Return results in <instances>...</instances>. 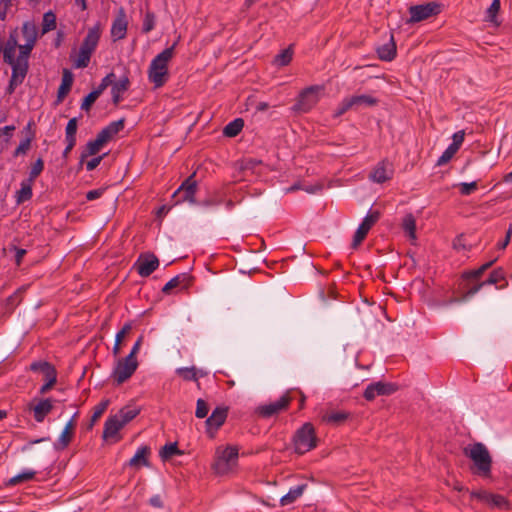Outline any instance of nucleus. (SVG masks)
<instances>
[{
  "instance_id": "nucleus-49",
  "label": "nucleus",
  "mask_w": 512,
  "mask_h": 512,
  "mask_svg": "<svg viewBox=\"0 0 512 512\" xmlns=\"http://www.w3.org/2000/svg\"><path fill=\"white\" fill-rule=\"evenodd\" d=\"M43 169H44V161L40 157L33 163L32 167L30 169V172H29V177L27 180L34 182V180L42 173Z\"/></svg>"
},
{
  "instance_id": "nucleus-22",
  "label": "nucleus",
  "mask_w": 512,
  "mask_h": 512,
  "mask_svg": "<svg viewBox=\"0 0 512 512\" xmlns=\"http://www.w3.org/2000/svg\"><path fill=\"white\" fill-rule=\"evenodd\" d=\"M175 372L177 375L182 377L184 381L197 382L198 386L200 385L198 382L199 377H205L207 375L205 371L198 370L195 366L178 368Z\"/></svg>"
},
{
  "instance_id": "nucleus-12",
  "label": "nucleus",
  "mask_w": 512,
  "mask_h": 512,
  "mask_svg": "<svg viewBox=\"0 0 512 512\" xmlns=\"http://www.w3.org/2000/svg\"><path fill=\"white\" fill-rule=\"evenodd\" d=\"M290 401L291 398L289 396L283 395L275 402L259 406L256 412L262 418H270L286 410L289 407Z\"/></svg>"
},
{
  "instance_id": "nucleus-50",
  "label": "nucleus",
  "mask_w": 512,
  "mask_h": 512,
  "mask_svg": "<svg viewBox=\"0 0 512 512\" xmlns=\"http://www.w3.org/2000/svg\"><path fill=\"white\" fill-rule=\"evenodd\" d=\"M52 376H44L45 383L41 386L39 393L44 395L50 391V389L56 384L57 382V371L54 370L51 372Z\"/></svg>"
},
{
  "instance_id": "nucleus-5",
  "label": "nucleus",
  "mask_w": 512,
  "mask_h": 512,
  "mask_svg": "<svg viewBox=\"0 0 512 512\" xmlns=\"http://www.w3.org/2000/svg\"><path fill=\"white\" fill-rule=\"evenodd\" d=\"M322 89L321 86L313 85L302 90L292 107L293 111L298 113L309 112L318 103L319 92Z\"/></svg>"
},
{
  "instance_id": "nucleus-18",
  "label": "nucleus",
  "mask_w": 512,
  "mask_h": 512,
  "mask_svg": "<svg viewBox=\"0 0 512 512\" xmlns=\"http://www.w3.org/2000/svg\"><path fill=\"white\" fill-rule=\"evenodd\" d=\"M74 81V75L69 69H63L62 81L57 91L56 104H60L70 92Z\"/></svg>"
},
{
  "instance_id": "nucleus-59",
  "label": "nucleus",
  "mask_w": 512,
  "mask_h": 512,
  "mask_svg": "<svg viewBox=\"0 0 512 512\" xmlns=\"http://www.w3.org/2000/svg\"><path fill=\"white\" fill-rule=\"evenodd\" d=\"M470 495L471 498L477 499L487 504L489 503V499L491 497V493L486 490L472 491Z\"/></svg>"
},
{
  "instance_id": "nucleus-30",
  "label": "nucleus",
  "mask_w": 512,
  "mask_h": 512,
  "mask_svg": "<svg viewBox=\"0 0 512 512\" xmlns=\"http://www.w3.org/2000/svg\"><path fill=\"white\" fill-rule=\"evenodd\" d=\"M109 399L102 400L98 405L94 407L93 414L91 416L90 422L88 423L86 429L92 430L95 423L98 421V419L103 415V413L106 411V409L109 406Z\"/></svg>"
},
{
  "instance_id": "nucleus-3",
  "label": "nucleus",
  "mask_w": 512,
  "mask_h": 512,
  "mask_svg": "<svg viewBox=\"0 0 512 512\" xmlns=\"http://www.w3.org/2000/svg\"><path fill=\"white\" fill-rule=\"evenodd\" d=\"M318 438L312 423L306 422L296 430L293 436L294 450L297 454L303 455L316 448Z\"/></svg>"
},
{
  "instance_id": "nucleus-24",
  "label": "nucleus",
  "mask_w": 512,
  "mask_h": 512,
  "mask_svg": "<svg viewBox=\"0 0 512 512\" xmlns=\"http://www.w3.org/2000/svg\"><path fill=\"white\" fill-rule=\"evenodd\" d=\"M307 486L308 485L306 483H303V484H300V485L290 488L289 491L281 497L280 505L287 506V505L294 503L299 497H301L303 495Z\"/></svg>"
},
{
  "instance_id": "nucleus-54",
  "label": "nucleus",
  "mask_w": 512,
  "mask_h": 512,
  "mask_svg": "<svg viewBox=\"0 0 512 512\" xmlns=\"http://www.w3.org/2000/svg\"><path fill=\"white\" fill-rule=\"evenodd\" d=\"M483 274H484V272L479 267V268H477L475 270H470V271L463 272L462 280L463 281H478Z\"/></svg>"
},
{
  "instance_id": "nucleus-15",
  "label": "nucleus",
  "mask_w": 512,
  "mask_h": 512,
  "mask_svg": "<svg viewBox=\"0 0 512 512\" xmlns=\"http://www.w3.org/2000/svg\"><path fill=\"white\" fill-rule=\"evenodd\" d=\"M393 169L392 165L383 160L377 164L370 174V179L376 183H384L392 178Z\"/></svg>"
},
{
  "instance_id": "nucleus-58",
  "label": "nucleus",
  "mask_w": 512,
  "mask_h": 512,
  "mask_svg": "<svg viewBox=\"0 0 512 512\" xmlns=\"http://www.w3.org/2000/svg\"><path fill=\"white\" fill-rule=\"evenodd\" d=\"M24 80L20 79L16 76L15 73H12L9 84L6 88V94L11 95L14 93L16 87L23 83Z\"/></svg>"
},
{
  "instance_id": "nucleus-14",
  "label": "nucleus",
  "mask_w": 512,
  "mask_h": 512,
  "mask_svg": "<svg viewBox=\"0 0 512 512\" xmlns=\"http://www.w3.org/2000/svg\"><path fill=\"white\" fill-rule=\"evenodd\" d=\"M128 21L125 10L120 8L111 26V37L113 41L121 40L126 37Z\"/></svg>"
},
{
  "instance_id": "nucleus-1",
  "label": "nucleus",
  "mask_w": 512,
  "mask_h": 512,
  "mask_svg": "<svg viewBox=\"0 0 512 512\" xmlns=\"http://www.w3.org/2000/svg\"><path fill=\"white\" fill-rule=\"evenodd\" d=\"M177 42L172 46L164 49L150 63L148 69V78L155 88L162 87L168 80V63L174 56V50Z\"/></svg>"
},
{
  "instance_id": "nucleus-43",
  "label": "nucleus",
  "mask_w": 512,
  "mask_h": 512,
  "mask_svg": "<svg viewBox=\"0 0 512 512\" xmlns=\"http://www.w3.org/2000/svg\"><path fill=\"white\" fill-rule=\"evenodd\" d=\"M56 28V15L52 11H48L43 15L42 34H45Z\"/></svg>"
},
{
  "instance_id": "nucleus-16",
  "label": "nucleus",
  "mask_w": 512,
  "mask_h": 512,
  "mask_svg": "<svg viewBox=\"0 0 512 512\" xmlns=\"http://www.w3.org/2000/svg\"><path fill=\"white\" fill-rule=\"evenodd\" d=\"M125 426L124 423H122V420L119 418V416L112 415L109 416L104 424V430H103V439L107 440L110 438H116V441L120 439V437H117L118 432Z\"/></svg>"
},
{
  "instance_id": "nucleus-32",
  "label": "nucleus",
  "mask_w": 512,
  "mask_h": 512,
  "mask_svg": "<svg viewBox=\"0 0 512 512\" xmlns=\"http://www.w3.org/2000/svg\"><path fill=\"white\" fill-rule=\"evenodd\" d=\"M463 282L464 283H463L462 288H463L464 292H463L462 297L458 301H465V300L471 298L476 293H478L482 287H484L482 282H476L473 284L470 283L471 281H463Z\"/></svg>"
},
{
  "instance_id": "nucleus-47",
  "label": "nucleus",
  "mask_w": 512,
  "mask_h": 512,
  "mask_svg": "<svg viewBox=\"0 0 512 512\" xmlns=\"http://www.w3.org/2000/svg\"><path fill=\"white\" fill-rule=\"evenodd\" d=\"M35 134L34 133H31L30 135H28L25 139H23L20 144L18 145V147L15 149L14 153H13V156L14 157H18L20 155H24L27 153V151L30 149V146H31V142L34 138Z\"/></svg>"
},
{
  "instance_id": "nucleus-56",
  "label": "nucleus",
  "mask_w": 512,
  "mask_h": 512,
  "mask_svg": "<svg viewBox=\"0 0 512 512\" xmlns=\"http://www.w3.org/2000/svg\"><path fill=\"white\" fill-rule=\"evenodd\" d=\"M34 46H35V44L27 43V42L24 45H19L20 53H19V56L17 59L23 60V61H28V57H29L31 51L33 50Z\"/></svg>"
},
{
  "instance_id": "nucleus-51",
  "label": "nucleus",
  "mask_w": 512,
  "mask_h": 512,
  "mask_svg": "<svg viewBox=\"0 0 512 512\" xmlns=\"http://www.w3.org/2000/svg\"><path fill=\"white\" fill-rule=\"evenodd\" d=\"M458 149L454 146L449 145L446 150L442 153V155L437 160V165L442 166L448 163L453 156L457 153Z\"/></svg>"
},
{
  "instance_id": "nucleus-11",
  "label": "nucleus",
  "mask_w": 512,
  "mask_h": 512,
  "mask_svg": "<svg viewBox=\"0 0 512 512\" xmlns=\"http://www.w3.org/2000/svg\"><path fill=\"white\" fill-rule=\"evenodd\" d=\"M228 416V407L218 406L212 414L206 419V432L210 438H213L215 432L225 423Z\"/></svg>"
},
{
  "instance_id": "nucleus-9",
  "label": "nucleus",
  "mask_w": 512,
  "mask_h": 512,
  "mask_svg": "<svg viewBox=\"0 0 512 512\" xmlns=\"http://www.w3.org/2000/svg\"><path fill=\"white\" fill-rule=\"evenodd\" d=\"M138 367L137 360H127V357L120 359L113 370L112 377L117 385L127 381Z\"/></svg>"
},
{
  "instance_id": "nucleus-55",
  "label": "nucleus",
  "mask_w": 512,
  "mask_h": 512,
  "mask_svg": "<svg viewBox=\"0 0 512 512\" xmlns=\"http://www.w3.org/2000/svg\"><path fill=\"white\" fill-rule=\"evenodd\" d=\"M488 505H490L491 507L501 508L504 506H508V501L502 495L491 493Z\"/></svg>"
},
{
  "instance_id": "nucleus-52",
  "label": "nucleus",
  "mask_w": 512,
  "mask_h": 512,
  "mask_svg": "<svg viewBox=\"0 0 512 512\" xmlns=\"http://www.w3.org/2000/svg\"><path fill=\"white\" fill-rule=\"evenodd\" d=\"M155 27V14L153 12H146L144 19H143V25H142V32L148 33L151 30H153Z\"/></svg>"
},
{
  "instance_id": "nucleus-37",
  "label": "nucleus",
  "mask_w": 512,
  "mask_h": 512,
  "mask_svg": "<svg viewBox=\"0 0 512 512\" xmlns=\"http://www.w3.org/2000/svg\"><path fill=\"white\" fill-rule=\"evenodd\" d=\"M30 370L33 372H41L44 376H52L51 372L56 370L55 367L47 361H35L31 363Z\"/></svg>"
},
{
  "instance_id": "nucleus-2",
  "label": "nucleus",
  "mask_w": 512,
  "mask_h": 512,
  "mask_svg": "<svg viewBox=\"0 0 512 512\" xmlns=\"http://www.w3.org/2000/svg\"><path fill=\"white\" fill-rule=\"evenodd\" d=\"M464 454L473 461L476 467V471H474L475 474L483 477L490 476L492 458L487 447L483 443L477 442L469 445L464 448Z\"/></svg>"
},
{
  "instance_id": "nucleus-26",
  "label": "nucleus",
  "mask_w": 512,
  "mask_h": 512,
  "mask_svg": "<svg viewBox=\"0 0 512 512\" xmlns=\"http://www.w3.org/2000/svg\"><path fill=\"white\" fill-rule=\"evenodd\" d=\"M32 184L33 182L27 179L21 182V188L16 192L15 196L17 204L24 203L32 198Z\"/></svg>"
},
{
  "instance_id": "nucleus-57",
  "label": "nucleus",
  "mask_w": 512,
  "mask_h": 512,
  "mask_svg": "<svg viewBox=\"0 0 512 512\" xmlns=\"http://www.w3.org/2000/svg\"><path fill=\"white\" fill-rule=\"evenodd\" d=\"M98 99L97 94L93 93L92 91L85 96L81 103V109L88 112L92 105L95 103V101Z\"/></svg>"
},
{
  "instance_id": "nucleus-33",
  "label": "nucleus",
  "mask_w": 512,
  "mask_h": 512,
  "mask_svg": "<svg viewBox=\"0 0 512 512\" xmlns=\"http://www.w3.org/2000/svg\"><path fill=\"white\" fill-rule=\"evenodd\" d=\"M183 451L178 448L176 442L165 444L160 450V457L163 461L171 459L174 455H182Z\"/></svg>"
},
{
  "instance_id": "nucleus-19",
  "label": "nucleus",
  "mask_w": 512,
  "mask_h": 512,
  "mask_svg": "<svg viewBox=\"0 0 512 512\" xmlns=\"http://www.w3.org/2000/svg\"><path fill=\"white\" fill-rule=\"evenodd\" d=\"M100 35L101 25L100 23H97L93 27L89 28L87 35L85 36L80 47L93 53L98 45Z\"/></svg>"
},
{
  "instance_id": "nucleus-8",
  "label": "nucleus",
  "mask_w": 512,
  "mask_h": 512,
  "mask_svg": "<svg viewBox=\"0 0 512 512\" xmlns=\"http://www.w3.org/2000/svg\"><path fill=\"white\" fill-rule=\"evenodd\" d=\"M380 219V212L375 210L369 212L366 217L363 219L359 227L357 228L353 241H352V248L356 249L362 241L366 238L368 232L373 227V225Z\"/></svg>"
},
{
  "instance_id": "nucleus-31",
  "label": "nucleus",
  "mask_w": 512,
  "mask_h": 512,
  "mask_svg": "<svg viewBox=\"0 0 512 512\" xmlns=\"http://www.w3.org/2000/svg\"><path fill=\"white\" fill-rule=\"evenodd\" d=\"M244 127V120L242 118H236L229 122L223 129V134L227 137L237 136Z\"/></svg>"
},
{
  "instance_id": "nucleus-44",
  "label": "nucleus",
  "mask_w": 512,
  "mask_h": 512,
  "mask_svg": "<svg viewBox=\"0 0 512 512\" xmlns=\"http://www.w3.org/2000/svg\"><path fill=\"white\" fill-rule=\"evenodd\" d=\"M11 66H12V73H15L17 77L24 80L28 73V68H29L28 61H23V60L17 59L14 64H11Z\"/></svg>"
},
{
  "instance_id": "nucleus-23",
  "label": "nucleus",
  "mask_w": 512,
  "mask_h": 512,
  "mask_svg": "<svg viewBox=\"0 0 512 512\" xmlns=\"http://www.w3.org/2000/svg\"><path fill=\"white\" fill-rule=\"evenodd\" d=\"M377 55L382 61H392L396 57V44L391 35L390 41L377 48Z\"/></svg>"
},
{
  "instance_id": "nucleus-45",
  "label": "nucleus",
  "mask_w": 512,
  "mask_h": 512,
  "mask_svg": "<svg viewBox=\"0 0 512 512\" xmlns=\"http://www.w3.org/2000/svg\"><path fill=\"white\" fill-rule=\"evenodd\" d=\"M35 474H36L35 471H24L16 476L10 478L7 485L15 486L20 483L30 481L35 477Z\"/></svg>"
},
{
  "instance_id": "nucleus-34",
  "label": "nucleus",
  "mask_w": 512,
  "mask_h": 512,
  "mask_svg": "<svg viewBox=\"0 0 512 512\" xmlns=\"http://www.w3.org/2000/svg\"><path fill=\"white\" fill-rule=\"evenodd\" d=\"M22 34L27 43L35 44L37 41V27L32 22H25L22 26Z\"/></svg>"
},
{
  "instance_id": "nucleus-36",
  "label": "nucleus",
  "mask_w": 512,
  "mask_h": 512,
  "mask_svg": "<svg viewBox=\"0 0 512 512\" xmlns=\"http://www.w3.org/2000/svg\"><path fill=\"white\" fill-rule=\"evenodd\" d=\"M74 433L66 428L63 429L58 440L54 443V448L57 451H62L68 447L72 441Z\"/></svg>"
},
{
  "instance_id": "nucleus-20",
  "label": "nucleus",
  "mask_w": 512,
  "mask_h": 512,
  "mask_svg": "<svg viewBox=\"0 0 512 512\" xmlns=\"http://www.w3.org/2000/svg\"><path fill=\"white\" fill-rule=\"evenodd\" d=\"M130 87V79L127 74L123 75L118 81H116L111 87L112 102L115 106H118L122 101V94L126 92Z\"/></svg>"
},
{
  "instance_id": "nucleus-63",
  "label": "nucleus",
  "mask_w": 512,
  "mask_h": 512,
  "mask_svg": "<svg viewBox=\"0 0 512 512\" xmlns=\"http://www.w3.org/2000/svg\"><path fill=\"white\" fill-rule=\"evenodd\" d=\"M3 59L4 62L11 65L16 62L17 59H15V49H11L10 47H5L3 50Z\"/></svg>"
},
{
  "instance_id": "nucleus-53",
  "label": "nucleus",
  "mask_w": 512,
  "mask_h": 512,
  "mask_svg": "<svg viewBox=\"0 0 512 512\" xmlns=\"http://www.w3.org/2000/svg\"><path fill=\"white\" fill-rule=\"evenodd\" d=\"M209 412V405L208 403L203 399H198L196 403V411L195 416L197 418H205L208 415Z\"/></svg>"
},
{
  "instance_id": "nucleus-7",
  "label": "nucleus",
  "mask_w": 512,
  "mask_h": 512,
  "mask_svg": "<svg viewBox=\"0 0 512 512\" xmlns=\"http://www.w3.org/2000/svg\"><path fill=\"white\" fill-rule=\"evenodd\" d=\"M441 12V6L437 2H428L409 7V22L416 23L436 16Z\"/></svg>"
},
{
  "instance_id": "nucleus-60",
  "label": "nucleus",
  "mask_w": 512,
  "mask_h": 512,
  "mask_svg": "<svg viewBox=\"0 0 512 512\" xmlns=\"http://www.w3.org/2000/svg\"><path fill=\"white\" fill-rule=\"evenodd\" d=\"M78 122V119L76 117L74 118H71L68 123H67V126H66V129H65V136H76V132H77V124Z\"/></svg>"
},
{
  "instance_id": "nucleus-39",
  "label": "nucleus",
  "mask_w": 512,
  "mask_h": 512,
  "mask_svg": "<svg viewBox=\"0 0 512 512\" xmlns=\"http://www.w3.org/2000/svg\"><path fill=\"white\" fill-rule=\"evenodd\" d=\"M349 417V413L344 411H336L331 412L329 414H326L323 419L327 423L334 424V425H340L344 423Z\"/></svg>"
},
{
  "instance_id": "nucleus-62",
  "label": "nucleus",
  "mask_w": 512,
  "mask_h": 512,
  "mask_svg": "<svg viewBox=\"0 0 512 512\" xmlns=\"http://www.w3.org/2000/svg\"><path fill=\"white\" fill-rule=\"evenodd\" d=\"M15 129L16 127L14 125H8L0 128V138L4 137V141L8 143L11 137L13 136V132L15 131Z\"/></svg>"
},
{
  "instance_id": "nucleus-41",
  "label": "nucleus",
  "mask_w": 512,
  "mask_h": 512,
  "mask_svg": "<svg viewBox=\"0 0 512 512\" xmlns=\"http://www.w3.org/2000/svg\"><path fill=\"white\" fill-rule=\"evenodd\" d=\"M402 226L411 239H416V220L412 214L404 217Z\"/></svg>"
},
{
  "instance_id": "nucleus-25",
  "label": "nucleus",
  "mask_w": 512,
  "mask_h": 512,
  "mask_svg": "<svg viewBox=\"0 0 512 512\" xmlns=\"http://www.w3.org/2000/svg\"><path fill=\"white\" fill-rule=\"evenodd\" d=\"M150 454V448L148 446L140 447L135 455L130 459L129 466L140 467L149 466L148 456Z\"/></svg>"
},
{
  "instance_id": "nucleus-6",
  "label": "nucleus",
  "mask_w": 512,
  "mask_h": 512,
  "mask_svg": "<svg viewBox=\"0 0 512 512\" xmlns=\"http://www.w3.org/2000/svg\"><path fill=\"white\" fill-rule=\"evenodd\" d=\"M196 173H192L188 176L178 187V189L172 194V200L174 205L189 202L192 204L196 203L195 195L198 189L197 181L195 180Z\"/></svg>"
},
{
  "instance_id": "nucleus-13",
  "label": "nucleus",
  "mask_w": 512,
  "mask_h": 512,
  "mask_svg": "<svg viewBox=\"0 0 512 512\" xmlns=\"http://www.w3.org/2000/svg\"><path fill=\"white\" fill-rule=\"evenodd\" d=\"M159 266V259L153 253L141 254L135 263L136 270L141 277L150 276Z\"/></svg>"
},
{
  "instance_id": "nucleus-28",
  "label": "nucleus",
  "mask_w": 512,
  "mask_h": 512,
  "mask_svg": "<svg viewBox=\"0 0 512 512\" xmlns=\"http://www.w3.org/2000/svg\"><path fill=\"white\" fill-rule=\"evenodd\" d=\"M504 281V284L501 285L499 288H504L508 285V282L506 281L505 272L504 270L499 267L494 269L488 276V278L485 281H482V284L484 286L486 285H496L499 282Z\"/></svg>"
},
{
  "instance_id": "nucleus-35",
  "label": "nucleus",
  "mask_w": 512,
  "mask_h": 512,
  "mask_svg": "<svg viewBox=\"0 0 512 512\" xmlns=\"http://www.w3.org/2000/svg\"><path fill=\"white\" fill-rule=\"evenodd\" d=\"M217 457L234 466L238 460V449L236 447H227L221 452L218 450Z\"/></svg>"
},
{
  "instance_id": "nucleus-17",
  "label": "nucleus",
  "mask_w": 512,
  "mask_h": 512,
  "mask_svg": "<svg viewBox=\"0 0 512 512\" xmlns=\"http://www.w3.org/2000/svg\"><path fill=\"white\" fill-rule=\"evenodd\" d=\"M124 123V118L111 122L97 134L96 138L104 145L124 128Z\"/></svg>"
},
{
  "instance_id": "nucleus-29",
  "label": "nucleus",
  "mask_w": 512,
  "mask_h": 512,
  "mask_svg": "<svg viewBox=\"0 0 512 512\" xmlns=\"http://www.w3.org/2000/svg\"><path fill=\"white\" fill-rule=\"evenodd\" d=\"M102 146H103L102 142L97 138L89 141L86 144L84 150L81 152L80 165H82V163L88 156L96 155L100 151Z\"/></svg>"
},
{
  "instance_id": "nucleus-27",
  "label": "nucleus",
  "mask_w": 512,
  "mask_h": 512,
  "mask_svg": "<svg viewBox=\"0 0 512 512\" xmlns=\"http://www.w3.org/2000/svg\"><path fill=\"white\" fill-rule=\"evenodd\" d=\"M141 409L137 406L126 405L122 407L116 414L125 425L139 415Z\"/></svg>"
},
{
  "instance_id": "nucleus-64",
  "label": "nucleus",
  "mask_w": 512,
  "mask_h": 512,
  "mask_svg": "<svg viewBox=\"0 0 512 512\" xmlns=\"http://www.w3.org/2000/svg\"><path fill=\"white\" fill-rule=\"evenodd\" d=\"M465 132L463 130L457 131L453 134L452 139L453 142L450 144L451 146H454L456 149L459 150L460 146L462 145L464 141Z\"/></svg>"
},
{
  "instance_id": "nucleus-4",
  "label": "nucleus",
  "mask_w": 512,
  "mask_h": 512,
  "mask_svg": "<svg viewBox=\"0 0 512 512\" xmlns=\"http://www.w3.org/2000/svg\"><path fill=\"white\" fill-rule=\"evenodd\" d=\"M379 100L370 95H353L344 98L337 106L334 117H340L349 110H358L360 107H372L378 104Z\"/></svg>"
},
{
  "instance_id": "nucleus-48",
  "label": "nucleus",
  "mask_w": 512,
  "mask_h": 512,
  "mask_svg": "<svg viewBox=\"0 0 512 512\" xmlns=\"http://www.w3.org/2000/svg\"><path fill=\"white\" fill-rule=\"evenodd\" d=\"M232 467H233V465H231L228 462L223 461L222 459H220L218 457H216V459L212 465L213 470L218 475L227 474L231 470Z\"/></svg>"
},
{
  "instance_id": "nucleus-10",
  "label": "nucleus",
  "mask_w": 512,
  "mask_h": 512,
  "mask_svg": "<svg viewBox=\"0 0 512 512\" xmlns=\"http://www.w3.org/2000/svg\"><path fill=\"white\" fill-rule=\"evenodd\" d=\"M397 390L398 385L394 383L378 381L371 383L366 387L363 397L367 401H372L376 396H388L395 393Z\"/></svg>"
},
{
  "instance_id": "nucleus-40",
  "label": "nucleus",
  "mask_w": 512,
  "mask_h": 512,
  "mask_svg": "<svg viewBox=\"0 0 512 512\" xmlns=\"http://www.w3.org/2000/svg\"><path fill=\"white\" fill-rule=\"evenodd\" d=\"M293 50L292 47L282 50L279 54H277L274 58V63L280 67L288 65L292 61Z\"/></svg>"
},
{
  "instance_id": "nucleus-38",
  "label": "nucleus",
  "mask_w": 512,
  "mask_h": 512,
  "mask_svg": "<svg viewBox=\"0 0 512 512\" xmlns=\"http://www.w3.org/2000/svg\"><path fill=\"white\" fill-rule=\"evenodd\" d=\"M500 0H493L491 5L486 10L485 21L499 25L497 15L500 11Z\"/></svg>"
},
{
  "instance_id": "nucleus-21",
  "label": "nucleus",
  "mask_w": 512,
  "mask_h": 512,
  "mask_svg": "<svg viewBox=\"0 0 512 512\" xmlns=\"http://www.w3.org/2000/svg\"><path fill=\"white\" fill-rule=\"evenodd\" d=\"M32 409L35 421L41 423L53 410V400L50 398L41 399Z\"/></svg>"
},
{
  "instance_id": "nucleus-42",
  "label": "nucleus",
  "mask_w": 512,
  "mask_h": 512,
  "mask_svg": "<svg viewBox=\"0 0 512 512\" xmlns=\"http://www.w3.org/2000/svg\"><path fill=\"white\" fill-rule=\"evenodd\" d=\"M188 279V275L186 273L176 275L172 279H170L162 288V292L164 294H169L172 289L178 287L184 281Z\"/></svg>"
},
{
  "instance_id": "nucleus-46",
  "label": "nucleus",
  "mask_w": 512,
  "mask_h": 512,
  "mask_svg": "<svg viewBox=\"0 0 512 512\" xmlns=\"http://www.w3.org/2000/svg\"><path fill=\"white\" fill-rule=\"evenodd\" d=\"M92 52L80 47L77 60L74 62V67L85 68L90 62Z\"/></svg>"
},
{
  "instance_id": "nucleus-61",
  "label": "nucleus",
  "mask_w": 512,
  "mask_h": 512,
  "mask_svg": "<svg viewBox=\"0 0 512 512\" xmlns=\"http://www.w3.org/2000/svg\"><path fill=\"white\" fill-rule=\"evenodd\" d=\"M459 187H460V193L462 195H470L474 190L477 189V182L473 181L470 183H465V182L460 183Z\"/></svg>"
}]
</instances>
